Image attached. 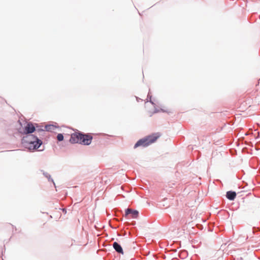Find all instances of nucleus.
<instances>
[{
    "mask_svg": "<svg viewBox=\"0 0 260 260\" xmlns=\"http://www.w3.org/2000/svg\"><path fill=\"white\" fill-rule=\"evenodd\" d=\"M35 127L33 124L31 123H28L25 126L23 131L21 133L24 134H31L35 132Z\"/></svg>",
    "mask_w": 260,
    "mask_h": 260,
    "instance_id": "4",
    "label": "nucleus"
},
{
    "mask_svg": "<svg viewBox=\"0 0 260 260\" xmlns=\"http://www.w3.org/2000/svg\"><path fill=\"white\" fill-rule=\"evenodd\" d=\"M161 136L159 133H156L149 135L143 139L139 140L135 145L134 148H137L139 146L146 147L148 145L154 143L156 140L159 138Z\"/></svg>",
    "mask_w": 260,
    "mask_h": 260,
    "instance_id": "3",
    "label": "nucleus"
},
{
    "mask_svg": "<svg viewBox=\"0 0 260 260\" xmlns=\"http://www.w3.org/2000/svg\"><path fill=\"white\" fill-rule=\"evenodd\" d=\"M57 139L59 141H62L63 140V136L61 134H58L57 136Z\"/></svg>",
    "mask_w": 260,
    "mask_h": 260,
    "instance_id": "8",
    "label": "nucleus"
},
{
    "mask_svg": "<svg viewBox=\"0 0 260 260\" xmlns=\"http://www.w3.org/2000/svg\"><path fill=\"white\" fill-rule=\"evenodd\" d=\"M113 247L114 249L119 253L123 254V251L121 246L116 242H115L113 244Z\"/></svg>",
    "mask_w": 260,
    "mask_h": 260,
    "instance_id": "6",
    "label": "nucleus"
},
{
    "mask_svg": "<svg viewBox=\"0 0 260 260\" xmlns=\"http://www.w3.org/2000/svg\"><path fill=\"white\" fill-rule=\"evenodd\" d=\"M129 214H131V218H137L139 216V212L137 210H134L128 208L125 211V216H127Z\"/></svg>",
    "mask_w": 260,
    "mask_h": 260,
    "instance_id": "5",
    "label": "nucleus"
},
{
    "mask_svg": "<svg viewBox=\"0 0 260 260\" xmlns=\"http://www.w3.org/2000/svg\"><path fill=\"white\" fill-rule=\"evenodd\" d=\"M92 136L91 134H83L80 133H74L71 134L69 141L72 144L79 143L88 145L92 141Z\"/></svg>",
    "mask_w": 260,
    "mask_h": 260,
    "instance_id": "1",
    "label": "nucleus"
},
{
    "mask_svg": "<svg viewBox=\"0 0 260 260\" xmlns=\"http://www.w3.org/2000/svg\"><path fill=\"white\" fill-rule=\"evenodd\" d=\"M22 143L26 148L30 150L38 149L42 144L41 140L33 135H28L23 137Z\"/></svg>",
    "mask_w": 260,
    "mask_h": 260,
    "instance_id": "2",
    "label": "nucleus"
},
{
    "mask_svg": "<svg viewBox=\"0 0 260 260\" xmlns=\"http://www.w3.org/2000/svg\"><path fill=\"white\" fill-rule=\"evenodd\" d=\"M227 198L230 200H234L236 197V193L234 191H229L226 192Z\"/></svg>",
    "mask_w": 260,
    "mask_h": 260,
    "instance_id": "7",
    "label": "nucleus"
},
{
    "mask_svg": "<svg viewBox=\"0 0 260 260\" xmlns=\"http://www.w3.org/2000/svg\"><path fill=\"white\" fill-rule=\"evenodd\" d=\"M8 228H9L11 230H13L14 229L13 226L10 224L8 225Z\"/></svg>",
    "mask_w": 260,
    "mask_h": 260,
    "instance_id": "9",
    "label": "nucleus"
}]
</instances>
